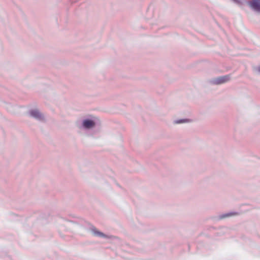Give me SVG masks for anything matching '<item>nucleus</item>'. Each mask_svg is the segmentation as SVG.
Instances as JSON below:
<instances>
[{"label":"nucleus","instance_id":"obj_1","mask_svg":"<svg viewBox=\"0 0 260 260\" xmlns=\"http://www.w3.org/2000/svg\"><path fill=\"white\" fill-rule=\"evenodd\" d=\"M249 5L254 11L260 12V0H252Z\"/></svg>","mask_w":260,"mask_h":260},{"label":"nucleus","instance_id":"obj_2","mask_svg":"<svg viewBox=\"0 0 260 260\" xmlns=\"http://www.w3.org/2000/svg\"><path fill=\"white\" fill-rule=\"evenodd\" d=\"M230 79L229 76H224L217 78L215 80V82L217 84H222L226 82H228Z\"/></svg>","mask_w":260,"mask_h":260},{"label":"nucleus","instance_id":"obj_3","mask_svg":"<svg viewBox=\"0 0 260 260\" xmlns=\"http://www.w3.org/2000/svg\"><path fill=\"white\" fill-rule=\"evenodd\" d=\"M94 125V122L90 120H85L83 122V125L86 128H90L93 126Z\"/></svg>","mask_w":260,"mask_h":260},{"label":"nucleus","instance_id":"obj_4","mask_svg":"<svg viewBox=\"0 0 260 260\" xmlns=\"http://www.w3.org/2000/svg\"><path fill=\"white\" fill-rule=\"evenodd\" d=\"M31 115L33 117L38 118L41 119L42 115L37 110H32L30 112Z\"/></svg>","mask_w":260,"mask_h":260},{"label":"nucleus","instance_id":"obj_5","mask_svg":"<svg viewBox=\"0 0 260 260\" xmlns=\"http://www.w3.org/2000/svg\"><path fill=\"white\" fill-rule=\"evenodd\" d=\"M93 231L94 234L96 236H98L100 237H107V236L104 234H103V233H102L101 232L98 231L96 229H93Z\"/></svg>","mask_w":260,"mask_h":260},{"label":"nucleus","instance_id":"obj_6","mask_svg":"<svg viewBox=\"0 0 260 260\" xmlns=\"http://www.w3.org/2000/svg\"><path fill=\"white\" fill-rule=\"evenodd\" d=\"M236 213H230V214H225V215H223L222 216V218H225V217H229V216H232V215H236Z\"/></svg>","mask_w":260,"mask_h":260},{"label":"nucleus","instance_id":"obj_7","mask_svg":"<svg viewBox=\"0 0 260 260\" xmlns=\"http://www.w3.org/2000/svg\"><path fill=\"white\" fill-rule=\"evenodd\" d=\"M184 121H185V120H181L180 121L177 122V123H181V122H184Z\"/></svg>","mask_w":260,"mask_h":260},{"label":"nucleus","instance_id":"obj_8","mask_svg":"<svg viewBox=\"0 0 260 260\" xmlns=\"http://www.w3.org/2000/svg\"><path fill=\"white\" fill-rule=\"evenodd\" d=\"M259 70V71L260 72V68H259V70Z\"/></svg>","mask_w":260,"mask_h":260}]
</instances>
